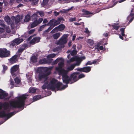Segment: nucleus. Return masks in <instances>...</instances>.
Masks as SVG:
<instances>
[{
	"label": "nucleus",
	"mask_w": 134,
	"mask_h": 134,
	"mask_svg": "<svg viewBox=\"0 0 134 134\" xmlns=\"http://www.w3.org/2000/svg\"><path fill=\"white\" fill-rule=\"evenodd\" d=\"M75 70H77L79 71L84 72L83 67L81 68H77L76 69H75Z\"/></svg>",
	"instance_id": "nucleus-46"
},
{
	"label": "nucleus",
	"mask_w": 134,
	"mask_h": 134,
	"mask_svg": "<svg viewBox=\"0 0 134 134\" xmlns=\"http://www.w3.org/2000/svg\"><path fill=\"white\" fill-rule=\"evenodd\" d=\"M77 56H76L75 57L71 58L69 60L67 61L68 63H70L75 61L76 60V58H77Z\"/></svg>",
	"instance_id": "nucleus-35"
},
{
	"label": "nucleus",
	"mask_w": 134,
	"mask_h": 134,
	"mask_svg": "<svg viewBox=\"0 0 134 134\" xmlns=\"http://www.w3.org/2000/svg\"><path fill=\"white\" fill-rule=\"evenodd\" d=\"M57 30L56 27L53 29L51 32V33L53 34L55 33V32H57Z\"/></svg>",
	"instance_id": "nucleus-55"
},
{
	"label": "nucleus",
	"mask_w": 134,
	"mask_h": 134,
	"mask_svg": "<svg viewBox=\"0 0 134 134\" xmlns=\"http://www.w3.org/2000/svg\"><path fill=\"white\" fill-rule=\"evenodd\" d=\"M35 40V42L36 43H37L40 40V37H34Z\"/></svg>",
	"instance_id": "nucleus-48"
},
{
	"label": "nucleus",
	"mask_w": 134,
	"mask_h": 134,
	"mask_svg": "<svg viewBox=\"0 0 134 134\" xmlns=\"http://www.w3.org/2000/svg\"><path fill=\"white\" fill-rule=\"evenodd\" d=\"M125 27H122V28L120 29V30L121 32V34L123 36H125V35L124 34L125 33Z\"/></svg>",
	"instance_id": "nucleus-37"
},
{
	"label": "nucleus",
	"mask_w": 134,
	"mask_h": 134,
	"mask_svg": "<svg viewBox=\"0 0 134 134\" xmlns=\"http://www.w3.org/2000/svg\"><path fill=\"white\" fill-rule=\"evenodd\" d=\"M3 2H0V12H1L2 11V8H3Z\"/></svg>",
	"instance_id": "nucleus-54"
},
{
	"label": "nucleus",
	"mask_w": 134,
	"mask_h": 134,
	"mask_svg": "<svg viewBox=\"0 0 134 134\" xmlns=\"http://www.w3.org/2000/svg\"><path fill=\"white\" fill-rule=\"evenodd\" d=\"M92 64V62H91V61H88L87 63L85 65L87 66L88 65H91Z\"/></svg>",
	"instance_id": "nucleus-61"
},
{
	"label": "nucleus",
	"mask_w": 134,
	"mask_h": 134,
	"mask_svg": "<svg viewBox=\"0 0 134 134\" xmlns=\"http://www.w3.org/2000/svg\"><path fill=\"white\" fill-rule=\"evenodd\" d=\"M30 44H34L36 43L35 40L34 38L32 39L30 42Z\"/></svg>",
	"instance_id": "nucleus-43"
},
{
	"label": "nucleus",
	"mask_w": 134,
	"mask_h": 134,
	"mask_svg": "<svg viewBox=\"0 0 134 134\" xmlns=\"http://www.w3.org/2000/svg\"><path fill=\"white\" fill-rule=\"evenodd\" d=\"M78 72H74L71 74L70 76V78L71 81L72 80L74 82H75L78 80V77H77V75L80 74Z\"/></svg>",
	"instance_id": "nucleus-11"
},
{
	"label": "nucleus",
	"mask_w": 134,
	"mask_h": 134,
	"mask_svg": "<svg viewBox=\"0 0 134 134\" xmlns=\"http://www.w3.org/2000/svg\"><path fill=\"white\" fill-rule=\"evenodd\" d=\"M96 49H97L98 50L99 49L100 50H102L103 49V46H100L99 44H98L95 46Z\"/></svg>",
	"instance_id": "nucleus-32"
},
{
	"label": "nucleus",
	"mask_w": 134,
	"mask_h": 134,
	"mask_svg": "<svg viewBox=\"0 0 134 134\" xmlns=\"http://www.w3.org/2000/svg\"><path fill=\"white\" fill-rule=\"evenodd\" d=\"M23 41V39H20L19 38L15 39L14 40L10 42V45L12 46H14L15 45L19 44Z\"/></svg>",
	"instance_id": "nucleus-10"
},
{
	"label": "nucleus",
	"mask_w": 134,
	"mask_h": 134,
	"mask_svg": "<svg viewBox=\"0 0 134 134\" xmlns=\"http://www.w3.org/2000/svg\"><path fill=\"white\" fill-rule=\"evenodd\" d=\"M62 85V83L60 82H58L57 83H55V87L56 88L57 91L64 90L68 86L67 85H64L62 88H60V87Z\"/></svg>",
	"instance_id": "nucleus-8"
},
{
	"label": "nucleus",
	"mask_w": 134,
	"mask_h": 134,
	"mask_svg": "<svg viewBox=\"0 0 134 134\" xmlns=\"http://www.w3.org/2000/svg\"><path fill=\"white\" fill-rule=\"evenodd\" d=\"M2 66L3 68V73H4L5 72V71L7 69L8 67L7 66L4 65H3Z\"/></svg>",
	"instance_id": "nucleus-42"
},
{
	"label": "nucleus",
	"mask_w": 134,
	"mask_h": 134,
	"mask_svg": "<svg viewBox=\"0 0 134 134\" xmlns=\"http://www.w3.org/2000/svg\"><path fill=\"white\" fill-rule=\"evenodd\" d=\"M55 55V54L54 53H53L51 54H49L47 56V58L48 59L51 60H52V62L53 59L52 58L54 57Z\"/></svg>",
	"instance_id": "nucleus-29"
},
{
	"label": "nucleus",
	"mask_w": 134,
	"mask_h": 134,
	"mask_svg": "<svg viewBox=\"0 0 134 134\" xmlns=\"http://www.w3.org/2000/svg\"><path fill=\"white\" fill-rule=\"evenodd\" d=\"M36 90L34 88H32L30 90V92L32 93H34L36 92Z\"/></svg>",
	"instance_id": "nucleus-45"
},
{
	"label": "nucleus",
	"mask_w": 134,
	"mask_h": 134,
	"mask_svg": "<svg viewBox=\"0 0 134 134\" xmlns=\"http://www.w3.org/2000/svg\"><path fill=\"white\" fill-rule=\"evenodd\" d=\"M54 27H53V26H50L45 31H44L43 33H45V32L48 33Z\"/></svg>",
	"instance_id": "nucleus-36"
},
{
	"label": "nucleus",
	"mask_w": 134,
	"mask_h": 134,
	"mask_svg": "<svg viewBox=\"0 0 134 134\" xmlns=\"http://www.w3.org/2000/svg\"><path fill=\"white\" fill-rule=\"evenodd\" d=\"M25 46H22L21 47L18 49L17 53H18L17 55H18V56L19 57L21 54L25 50Z\"/></svg>",
	"instance_id": "nucleus-19"
},
{
	"label": "nucleus",
	"mask_w": 134,
	"mask_h": 134,
	"mask_svg": "<svg viewBox=\"0 0 134 134\" xmlns=\"http://www.w3.org/2000/svg\"><path fill=\"white\" fill-rule=\"evenodd\" d=\"M14 81L16 84V85H15V86H19V85H20L21 83L20 80L18 77L15 78L14 79Z\"/></svg>",
	"instance_id": "nucleus-21"
},
{
	"label": "nucleus",
	"mask_w": 134,
	"mask_h": 134,
	"mask_svg": "<svg viewBox=\"0 0 134 134\" xmlns=\"http://www.w3.org/2000/svg\"><path fill=\"white\" fill-rule=\"evenodd\" d=\"M30 19L29 16H26L25 17L24 20L25 21L28 22Z\"/></svg>",
	"instance_id": "nucleus-52"
},
{
	"label": "nucleus",
	"mask_w": 134,
	"mask_h": 134,
	"mask_svg": "<svg viewBox=\"0 0 134 134\" xmlns=\"http://www.w3.org/2000/svg\"><path fill=\"white\" fill-rule=\"evenodd\" d=\"M19 65H16L13 66L10 69V72L12 76H17L19 73Z\"/></svg>",
	"instance_id": "nucleus-5"
},
{
	"label": "nucleus",
	"mask_w": 134,
	"mask_h": 134,
	"mask_svg": "<svg viewBox=\"0 0 134 134\" xmlns=\"http://www.w3.org/2000/svg\"><path fill=\"white\" fill-rule=\"evenodd\" d=\"M69 36L68 34L63 35L57 41L56 44L58 45H62L66 44L67 42L68 38Z\"/></svg>",
	"instance_id": "nucleus-2"
},
{
	"label": "nucleus",
	"mask_w": 134,
	"mask_h": 134,
	"mask_svg": "<svg viewBox=\"0 0 134 134\" xmlns=\"http://www.w3.org/2000/svg\"><path fill=\"white\" fill-rule=\"evenodd\" d=\"M8 94L6 93L5 92L3 93L0 94V99H4L5 98L8 96Z\"/></svg>",
	"instance_id": "nucleus-24"
},
{
	"label": "nucleus",
	"mask_w": 134,
	"mask_h": 134,
	"mask_svg": "<svg viewBox=\"0 0 134 134\" xmlns=\"http://www.w3.org/2000/svg\"><path fill=\"white\" fill-rule=\"evenodd\" d=\"M10 24L11 28L12 29H14V23L13 22L12 23H11Z\"/></svg>",
	"instance_id": "nucleus-62"
},
{
	"label": "nucleus",
	"mask_w": 134,
	"mask_h": 134,
	"mask_svg": "<svg viewBox=\"0 0 134 134\" xmlns=\"http://www.w3.org/2000/svg\"><path fill=\"white\" fill-rule=\"evenodd\" d=\"M10 52L5 48H0V57L4 58L9 57L10 55Z\"/></svg>",
	"instance_id": "nucleus-3"
},
{
	"label": "nucleus",
	"mask_w": 134,
	"mask_h": 134,
	"mask_svg": "<svg viewBox=\"0 0 134 134\" xmlns=\"http://www.w3.org/2000/svg\"><path fill=\"white\" fill-rule=\"evenodd\" d=\"M5 29L7 33H9L10 32V29L8 26H7L5 27Z\"/></svg>",
	"instance_id": "nucleus-47"
},
{
	"label": "nucleus",
	"mask_w": 134,
	"mask_h": 134,
	"mask_svg": "<svg viewBox=\"0 0 134 134\" xmlns=\"http://www.w3.org/2000/svg\"><path fill=\"white\" fill-rule=\"evenodd\" d=\"M38 25V24L36 20L35 19L34 21L31 24L30 27L31 28H33L37 26Z\"/></svg>",
	"instance_id": "nucleus-30"
},
{
	"label": "nucleus",
	"mask_w": 134,
	"mask_h": 134,
	"mask_svg": "<svg viewBox=\"0 0 134 134\" xmlns=\"http://www.w3.org/2000/svg\"><path fill=\"white\" fill-rule=\"evenodd\" d=\"M64 64V63L63 62H60L58 64L59 67L56 68V70L58 72L59 74L65 71L64 69L62 68Z\"/></svg>",
	"instance_id": "nucleus-9"
},
{
	"label": "nucleus",
	"mask_w": 134,
	"mask_h": 134,
	"mask_svg": "<svg viewBox=\"0 0 134 134\" xmlns=\"http://www.w3.org/2000/svg\"><path fill=\"white\" fill-rule=\"evenodd\" d=\"M65 27V26L63 24H60L58 26L56 27V28H57V32H58V31H62L64 30Z\"/></svg>",
	"instance_id": "nucleus-16"
},
{
	"label": "nucleus",
	"mask_w": 134,
	"mask_h": 134,
	"mask_svg": "<svg viewBox=\"0 0 134 134\" xmlns=\"http://www.w3.org/2000/svg\"><path fill=\"white\" fill-rule=\"evenodd\" d=\"M50 74L51 72H49L46 73H43L42 74H40L38 76L39 80H41L43 79H47L48 78V76Z\"/></svg>",
	"instance_id": "nucleus-14"
},
{
	"label": "nucleus",
	"mask_w": 134,
	"mask_h": 134,
	"mask_svg": "<svg viewBox=\"0 0 134 134\" xmlns=\"http://www.w3.org/2000/svg\"><path fill=\"white\" fill-rule=\"evenodd\" d=\"M62 59V58H58L53 63L54 64H57L60 61V60H61Z\"/></svg>",
	"instance_id": "nucleus-41"
},
{
	"label": "nucleus",
	"mask_w": 134,
	"mask_h": 134,
	"mask_svg": "<svg viewBox=\"0 0 134 134\" xmlns=\"http://www.w3.org/2000/svg\"><path fill=\"white\" fill-rule=\"evenodd\" d=\"M5 31V29L4 28L0 27V32H4Z\"/></svg>",
	"instance_id": "nucleus-64"
},
{
	"label": "nucleus",
	"mask_w": 134,
	"mask_h": 134,
	"mask_svg": "<svg viewBox=\"0 0 134 134\" xmlns=\"http://www.w3.org/2000/svg\"><path fill=\"white\" fill-rule=\"evenodd\" d=\"M39 0H29L30 2H32L33 4L36 5L38 3Z\"/></svg>",
	"instance_id": "nucleus-40"
},
{
	"label": "nucleus",
	"mask_w": 134,
	"mask_h": 134,
	"mask_svg": "<svg viewBox=\"0 0 134 134\" xmlns=\"http://www.w3.org/2000/svg\"><path fill=\"white\" fill-rule=\"evenodd\" d=\"M33 16L35 17L34 18L36 20L37 22L38 25L41 23L43 20V19L42 18H39L38 20V16L36 14H34Z\"/></svg>",
	"instance_id": "nucleus-17"
},
{
	"label": "nucleus",
	"mask_w": 134,
	"mask_h": 134,
	"mask_svg": "<svg viewBox=\"0 0 134 134\" xmlns=\"http://www.w3.org/2000/svg\"><path fill=\"white\" fill-rule=\"evenodd\" d=\"M37 57L35 55H33L30 58V61L32 63H35L37 61Z\"/></svg>",
	"instance_id": "nucleus-25"
},
{
	"label": "nucleus",
	"mask_w": 134,
	"mask_h": 134,
	"mask_svg": "<svg viewBox=\"0 0 134 134\" xmlns=\"http://www.w3.org/2000/svg\"><path fill=\"white\" fill-rule=\"evenodd\" d=\"M18 56V55H15L9 59V62L12 64L16 63L18 60L17 58Z\"/></svg>",
	"instance_id": "nucleus-15"
},
{
	"label": "nucleus",
	"mask_w": 134,
	"mask_h": 134,
	"mask_svg": "<svg viewBox=\"0 0 134 134\" xmlns=\"http://www.w3.org/2000/svg\"><path fill=\"white\" fill-rule=\"evenodd\" d=\"M27 97L24 95L18 97L17 100L12 101L10 103L11 106L13 108L24 109L25 100Z\"/></svg>",
	"instance_id": "nucleus-1"
},
{
	"label": "nucleus",
	"mask_w": 134,
	"mask_h": 134,
	"mask_svg": "<svg viewBox=\"0 0 134 134\" xmlns=\"http://www.w3.org/2000/svg\"><path fill=\"white\" fill-rule=\"evenodd\" d=\"M61 34L60 32H58L56 33L53 34L52 35V37L54 39H57L60 36V34Z\"/></svg>",
	"instance_id": "nucleus-28"
},
{
	"label": "nucleus",
	"mask_w": 134,
	"mask_h": 134,
	"mask_svg": "<svg viewBox=\"0 0 134 134\" xmlns=\"http://www.w3.org/2000/svg\"><path fill=\"white\" fill-rule=\"evenodd\" d=\"M91 68L90 66H85L83 67L84 72L88 73L91 70Z\"/></svg>",
	"instance_id": "nucleus-22"
},
{
	"label": "nucleus",
	"mask_w": 134,
	"mask_h": 134,
	"mask_svg": "<svg viewBox=\"0 0 134 134\" xmlns=\"http://www.w3.org/2000/svg\"><path fill=\"white\" fill-rule=\"evenodd\" d=\"M45 27V25L44 24L40 27V28L39 29V31H42V29Z\"/></svg>",
	"instance_id": "nucleus-57"
},
{
	"label": "nucleus",
	"mask_w": 134,
	"mask_h": 134,
	"mask_svg": "<svg viewBox=\"0 0 134 134\" xmlns=\"http://www.w3.org/2000/svg\"><path fill=\"white\" fill-rule=\"evenodd\" d=\"M77 53V51L76 50L74 49L71 51V55L72 56H74L76 55Z\"/></svg>",
	"instance_id": "nucleus-38"
},
{
	"label": "nucleus",
	"mask_w": 134,
	"mask_h": 134,
	"mask_svg": "<svg viewBox=\"0 0 134 134\" xmlns=\"http://www.w3.org/2000/svg\"><path fill=\"white\" fill-rule=\"evenodd\" d=\"M82 11L83 13L82 14L83 15H88L92 14V13L90 12V11L86 10L83 9L82 10Z\"/></svg>",
	"instance_id": "nucleus-23"
},
{
	"label": "nucleus",
	"mask_w": 134,
	"mask_h": 134,
	"mask_svg": "<svg viewBox=\"0 0 134 134\" xmlns=\"http://www.w3.org/2000/svg\"><path fill=\"white\" fill-rule=\"evenodd\" d=\"M51 20H52L53 26L54 27L60 24L61 21H64V19L63 17L58 18L57 20L54 19H52Z\"/></svg>",
	"instance_id": "nucleus-7"
},
{
	"label": "nucleus",
	"mask_w": 134,
	"mask_h": 134,
	"mask_svg": "<svg viewBox=\"0 0 134 134\" xmlns=\"http://www.w3.org/2000/svg\"><path fill=\"white\" fill-rule=\"evenodd\" d=\"M57 80L53 79L51 81L49 86L47 87V89L49 90H51L52 91L55 90L56 89L55 83L56 82Z\"/></svg>",
	"instance_id": "nucleus-6"
},
{
	"label": "nucleus",
	"mask_w": 134,
	"mask_h": 134,
	"mask_svg": "<svg viewBox=\"0 0 134 134\" xmlns=\"http://www.w3.org/2000/svg\"><path fill=\"white\" fill-rule=\"evenodd\" d=\"M18 112V111L16 112L15 111H14L9 113L7 114V117L8 119H9Z\"/></svg>",
	"instance_id": "nucleus-26"
},
{
	"label": "nucleus",
	"mask_w": 134,
	"mask_h": 134,
	"mask_svg": "<svg viewBox=\"0 0 134 134\" xmlns=\"http://www.w3.org/2000/svg\"><path fill=\"white\" fill-rule=\"evenodd\" d=\"M111 26L113 27V28H112L111 29L112 30L114 29L117 30L119 28V26L117 25V24H115L114 25H112Z\"/></svg>",
	"instance_id": "nucleus-34"
},
{
	"label": "nucleus",
	"mask_w": 134,
	"mask_h": 134,
	"mask_svg": "<svg viewBox=\"0 0 134 134\" xmlns=\"http://www.w3.org/2000/svg\"><path fill=\"white\" fill-rule=\"evenodd\" d=\"M4 19L8 24H10L11 23V20L8 16H5L4 18Z\"/></svg>",
	"instance_id": "nucleus-27"
},
{
	"label": "nucleus",
	"mask_w": 134,
	"mask_h": 134,
	"mask_svg": "<svg viewBox=\"0 0 134 134\" xmlns=\"http://www.w3.org/2000/svg\"><path fill=\"white\" fill-rule=\"evenodd\" d=\"M8 104L4 105V108L5 110H7L8 109Z\"/></svg>",
	"instance_id": "nucleus-59"
},
{
	"label": "nucleus",
	"mask_w": 134,
	"mask_h": 134,
	"mask_svg": "<svg viewBox=\"0 0 134 134\" xmlns=\"http://www.w3.org/2000/svg\"><path fill=\"white\" fill-rule=\"evenodd\" d=\"M85 33L88 34H89L90 33V32L89 30H88L87 28H85Z\"/></svg>",
	"instance_id": "nucleus-58"
},
{
	"label": "nucleus",
	"mask_w": 134,
	"mask_h": 134,
	"mask_svg": "<svg viewBox=\"0 0 134 134\" xmlns=\"http://www.w3.org/2000/svg\"><path fill=\"white\" fill-rule=\"evenodd\" d=\"M15 18V23L16 24H18L20 21V16L19 15H17V16Z\"/></svg>",
	"instance_id": "nucleus-31"
},
{
	"label": "nucleus",
	"mask_w": 134,
	"mask_h": 134,
	"mask_svg": "<svg viewBox=\"0 0 134 134\" xmlns=\"http://www.w3.org/2000/svg\"><path fill=\"white\" fill-rule=\"evenodd\" d=\"M85 75H84L83 74H81L78 77V79H79L84 77H85Z\"/></svg>",
	"instance_id": "nucleus-50"
},
{
	"label": "nucleus",
	"mask_w": 134,
	"mask_h": 134,
	"mask_svg": "<svg viewBox=\"0 0 134 134\" xmlns=\"http://www.w3.org/2000/svg\"><path fill=\"white\" fill-rule=\"evenodd\" d=\"M49 0H43V4L44 5H46L48 3Z\"/></svg>",
	"instance_id": "nucleus-56"
},
{
	"label": "nucleus",
	"mask_w": 134,
	"mask_h": 134,
	"mask_svg": "<svg viewBox=\"0 0 134 134\" xmlns=\"http://www.w3.org/2000/svg\"><path fill=\"white\" fill-rule=\"evenodd\" d=\"M2 109V107L0 106V110ZM7 117V114L4 110L0 111V118H3Z\"/></svg>",
	"instance_id": "nucleus-20"
},
{
	"label": "nucleus",
	"mask_w": 134,
	"mask_h": 134,
	"mask_svg": "<svg viewBox=\"0 0 134 134\" xmlns=\"http://www.w3.org/2000/svg\"><path fill=\"white\" fill-rule=\"evenodd\" d=\"M37 14L40 15L41 16H43L44 15V13L42 11H38L37 12Z\"/></svg>",
	"instance_id": "nucleus-39"
},
{
	"label": "nucleus",
	"mask_w": 134,
	"mask_h": 134,
	"mask_svg": "<svg viewBox=\"0 0 134 134\" xmlns=\"http://www.w3.org/2000/svg\"><path fill=\"white\" fill-rule=\"evenodd\" d=\"M75 67V66H74L73 64H71L70 66H68L66 70H65L64 69V71L66 72L68 74V73L69 71L73 70Z\"/></svg>",
	"instance_id": "nucleus-18"
},
{
	"label": "nucleus",
	"mask_w": 134,
	"mask_h": 134,
	"mask_svg": "<svg viewBox=\"0 0 134 134\" xmlns=\"http://www.w3.org/2000/svg\"><path fill=\"white\" fill-rule=\"evenodd\" d=\"M52 20H51L49 21L47 24H45L44 25H45V26H53V25H52Z\"/></svg>",
	"instance_id": "nucleus-44"
},
{
	"label": "nucleus",
	"mask_w": 134,
	"mask_h": 134,
	"mask_svg": "<svg viewBox=\"0 0 134 134\" xmlns=\"http://www.w3.org/2000/svg\"><path fill=\"white\" fill-rule=\"evenodd\" d=\"M0 26L2 27H3L2 28H4V29H5L6 27V25L4 24V22L3 23H2L1 25H0Z\"/></svg>",
	"instance_id": "nucleus-60"
},
{
	"label": "nucleus",
	"mask_w": 134,
	"mask_h": 134,
	"mask_svg": "<svg viewBox=\"0 0 134 134\" xmlns=\"http://www.w3.org/2000/svg\"><path fill=\"white\" fill-rule=\"evenodd\" d=\"M47 83H44L42 87V88L43 89H45L46 88H47Z\"/></svg>",
	"instance_id": "nucleus-49"
},
{
	"label": "nucleus",
	"mask_w": 134,
	"mask_h": 134,
	"mask_svg": "<svg viewBox=\"0 0 134 134\" xmlns=\"http://www.w3.org/2000/svg\"><path fill=\"white\" fill-rule=\"evenodd\" d=\"M59 75H62L63 82L66 85L68 84L70 81H71L70 77L68 75L66 72L64 71L59 74Z\"/></svg>",
	"instance_id": "nucleus-4"
},
{
	"label": "nucleus",
	"mask_w": 134,
	"mask_h": 134,
	"mask_svg": "<svg viewBox=\"0 0 134 134\" xmlns=\"http://www.w3.org/2000/svg\"><path fill=\"white\" fill-rule=\"evenodd\" d=\"M35 31V29H32L29 31L28 34L29 35L33 33Z\"/></svg>",
	"instance_id": "nucleus-53"
},
{
	"label": "nucleus",
	"mask_w": 134,
	"mask_h": 134,
	"mask_svg": "<svg viewBox=\"0 0 134 134\" xmlns=\"http://www.w3.org/2000/svg\"><path fill=\"white\" fill-rule=\"evenodd\" d=\"M41 96L40 95H38L34 96L33 97L34 101H36L39 99L41 98Z\"/></svg>",
	"instance_id": "nucleus-33"
},
{
	"label": "nucleus",
	"mask_w": 134,
	"mask_h": 134,
	"mask_svg": "<svg viewBox=\"0 0 134 134\" xmlns=\"http://www.w3.org/2000/svg\"><path fill=\"white\" fill-rule=\"evenodd\" d=\"M85 59V56L80 57H77L75 60L76 61V63H74L73 64L75 66H79L80 64L82 61Z\"/></svg>",
	"instance_id": "nucleus-12"
},
{
	"label": "nucleus",
	"mask_w": 134,
	"mask_h": 134,
	"mask_svg": "<svg viewBox=\"0 0 134 134\" xmlns=\"http://www.w3.org/2000/svg\"><path fill=\"white\" fill-rule=\"evenodd\" d=\"M48 21L47 19H44L43 21V24H46L47 23Z\"/></svg>",
	"instance_id": "nucleus-63"
},
{
	"label": "nucleus",
	"mask_w": 134,
	"mask_h": 134,
	"mask_svg": "<svg viewBox=\"0 0 134 134\" xmlns=\"http://www.w3.org/2000/svg\"><path fill=\"white\" fill-rule=\"evenodd\" d=\"M76 20V18L75 17L74 18H70L69 19V21L70 22H72L73 21H75Z\"/></svg>",
	"instance_id": "nucleus-51"
},
{
	"label": "nucleus",
	"mask_w": 134,
	"mask_h": 134,
	"mask_svg": "<svg viewBox=\"0 0 134 134\" xmlns=\"http://www.w3.org/2000/svg\"><path fill=\"white\" fill-rule=\"evenodd\" d=\"M52 60L45 58L40 59L39 62L40 64H49L52 63Z\"/></svg>",
	"instance_id": "nucleus-13"
}]
</instances>
